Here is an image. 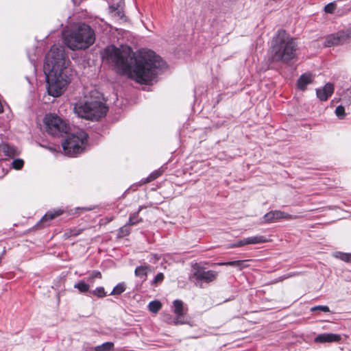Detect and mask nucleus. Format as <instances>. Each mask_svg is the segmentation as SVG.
Wrapping results in <instances>:
<instances>
[{
  "mask_svg": "<svg viewBox=\"0 0 351 351\" xmlns=\"http://www.w3.org/2000/svg\"><path fill=\"white\" fill-rule=\"evenodd\" d=\"M105 54L119 73L139 84H149L156 77L158 71L165 65L160 57L152 50L142 51L134 58L130 47L110 46L105 49Z\"/></svg>",
  "mask_w": 351,
  "mask_h": 351,
  "instance_id": "f257e3e1",
  "label": "nucleus"
},
{
  "mask_svg": "<svg viewBox=\"0 0 351 351\" xmlns=\"http://www.w3.org/2000/svg\"><path fill=\"white\" fill-rule=\"evenodd\" d=\"M297 49L294 38L285 30L280 29L271 40V59L273 62L287 63L295 57Z\"/></svg>",
  "mask_w": 351,
  "mask_h": 351,
  "instance_id": "f03ea898",
  "label": "nucleus"
},
{
  "mask_svg": "<svg viewBox=\"0 0 351 351\" xmlns=\"http://www.w3.org/2000/svg\"><path fill=\"white\" fill-rule=\"evenodd\" d=\"M63 40L64 44L71 50L86 49L95 43V34L89 25L82 23L65 32Z\"/></svg>",
  "mask_w": 351,
  "mask_h": 351,
  "instance_id": "7ed1b4c3",
  "label": "nucleus"
},
{
  "mask_svg": "<svg viewBox=\"0 0 351 351\" xmlns=\"http://www.w3.org/2000/svg\"><path fill=\"white\" fill-rule=\"evenodd\" d=\"M45 75L48 94L53 97H58L64 93L71 82L72 71L71 69H62L58 71H47Z\"/></svg>",
  "mask_w": 351,
  "mask_h": 351,
  "instance_id": "20e7f679",
  "label": "nucleus"
},
{
  "mask_svg": "<svg viewBox=\"0 0 351 351\" xmlns=\"http://www.w3.org/2000/svg\"><path fill=\"white\" fill-rule=\"evenodd\" d=\"M107 111V106L99 101H79L73 108V112L79 117L91 121H98L106 114Z\"/></svg>",
  "mask_w": 351,
  "mask_h": 351,
  "instance_id": "39448f33",
  "label": "nucleus"
},
{
  "mask_svg": "<svg viewBox=\"0 0 351 351\" xmlns=\"http://www.w3.org/2000/svg\"><path fill=\"white\" fill-rule=\"evenodd\" d=\"M69 60H66L64 47L60 45H53L45 57L44 64V71H60L63 69H70L68 67Z\"/></svg>",
  "mask_w": 351,
  "mask_h": 351,
  "instance_id": "423d86ee",
  "label": "nucleus"
},
{
  "mask_svg": "<svg viewBox=\"0 0 351 351\" xmlns=\"http://www.w3.org/2000/svg\"><path fill=\"white\" fill-rule=\"evenodd\" d=\"M87 138V134L82 130L69 134L62 143L64 154L73 157L82 153L86 145Z\"/></svg>",
  "mask_w": 351,
  "mask_h": 351,
  "instance_id": "0eeeda50",
  "label": "nucleus"
},
{
  "mask_svg": "<svg viewBox=\"0 0 351 351\" xmlns=\"http://www.w3.org/2000/svg\"><path fill=\"white\" fill-rule=\"evenodd\" d=\"M44 124L47 132L55 136L67 133L69 126L66 121L55 114H47L44 118Z\"/></svg>",
  "mask_w": 351,
  "mask_h": 351,
  "instance_id": "6e6552de",
  "label": "nucleus"
},
{
  "mask_svg": "<svg viewBox=\"0 0 351 351\" xmlns=\"http://www.w3.org/2000/svg\"><path fill=\"white\" fill-rule=\"evenodd\" d=\"M350 38V33L347 32H339L336 34H330L326 37L325 41L326 47L341 45L347 42Z\"/></svg>",
  "mask_w": 351,
  "mask_h": 351,
  "instance_id": "1a4fd4ad",
  "label": "nucleus"
},
{
  "mask_svg": "<svg viewBox=\"0 0 351 351\" xmlns=\"http://www.w3.org/2000/svg\"><path fill=\"white\" fill-rule=\"evenodd\" d=\"M173 312L176 317L173 319L175 325L184 324L186 323V320L184 317V306L183 302L180 300H176L173 302Z\"/></svg>",
  "mask_w": 351,
  "mask_h": 351,
  "instance_id": "9d476101",
  "label": "nucleus"
},
{
  "mask_svg": "<svg viewBox=\"0 0 351 351\" xmlns=\"http://www.w3.org/2000/svg\"><path fill=\"white\" fill-rule=\"evenodd\" d=\"M291 215L280 210H273L264 215L265 222L272 223L279 219H291Z\"/></svg>",
  "mask_w": 351,
  "mask_h": 351,
  "instance_id": "9b49d317",
  "label": "nucleus"
},
{
  "mask_svg": "<svg viewBox=\"0 0 351 351\" xmlns=\"http://www.w3.org/2000/svg\"><path fill=\"white\" fill-rule=\"evenodd\" d=\"M194 276L197 280H203L206 282H210L217 278V272L213 270L205 271L203 269H198L194 273Z\"/></svg>",
  "mask_w": 351,
  "mask_h": 351,
  "instance_id": "f8f14e48",
  "label": "nucleus"
},
{
  "mask_svg": "<svg viewBox=\"0 0 351 351\" xmlns=\"http://www.w3.org/2000/svg\"><path fill=\"white\" fill-rule=\"evenodd\" d=\"M341 336L333 333H323L317 336L315 341L317 343L338 342L341 340Z\"/></svg>",
  "mask_w": 351,
  "mask_h": 351,
  "instance_id": "ddd939ff",
  "label": "nucleus"
},
{
  "mask_svg": "<svg viewBox=\"0 0 351 351\" xmlns=\"http://www.w3.org/2000/svg\"><path fill=\"white\" fill-rule=\"evenodd\" d=\"M334 86L330 83L326 84L323 88L317 89L316 93L317 97L322 101H326L328 98L333 93Z\"/></svg>",
  "mask_w": 351,
  "mask_h": 351,
  "instance_id": "4468645a",
  "label": "nucleus"
},
{
  "mask_svg": "<svg viewBox=\"0 0 351 351\" xmlns=\"http://www.w3.org/2000/svg\"><path fill=\"white\" fill-rule=\"evenodd\" d=\"M151 271V267L148 265H141L136 268L134 271L135 275L141 278L143 281L146 280L149 272Z\"/></svg>",
  "mask_w": 351,
  "mask_h": 351,
  "instance_id": "2eb2a0df",
  "label": "nucleus"
},
{
  "mask_svg": "<svg viewBox=\"0 0 351 351\" xmlns=\"http://www.w3.org/2000/svg\"><path fill=\"white\" fill-rule=\"evenodd\" d=\"M312 82V76L311 74H303L300 76L298 81V86L301 90H304L306 86Z\"/></svg>",
  "mask_w": 351,
  "mask_h": 351,
  "instance_id": "dca6fc26",
  "label": "nucleus"
},
{
  "mask_svg": "<svg viewBox=\"0 0 351 351\" xmlns=\"http://www.w3.org/2000/svg\"><path fill=\"white\" fill-rule=\"evenodd\" d=\"M269 239L263 235H256L247 237V245L260 244L267 243Z\"/></svg>",
  "mask_w": 351,
  "mask_h": 351,
  "instance_id": "f3484780",
  "label": "nucleus"
},
{
  "mask_svg": "<svg viewBox=\"0 0 351 351\" xmlns=\"http://www.w3.org/2000/svg\"><path fill=\"white\" fill-rule=\"evenodd\" d=\"M248 261H249V260L234 261L221 263H219V265H220L234 266L241 270L243 268L248 267V265L247 264V263Z\"/></svg>",
  "mask_w": 351,
  "mask_h": 351,
  "instance_id": "a211bd4d",
  "label": "nucleus"
},
{
  "mask_svg": "<svg viewBox=\"0 0 351 351\" xmlns=\"http://www.w3.org/2000/svg\"><path fill=\"white\" fill-rule=\"evenodd\" d=\"M62 213V210L60 209L49 211L47 212L41 219L40 221L45 222L54 219L55 217L60 215Z\"/></svg>",
  "mask_w": 351,
  "mask_h": 351,
  "instance_id": "6ab92c4d",
  "label": "nucleus"
},
{
  "mask_svg": "<svg viewBox=\"0 0 351 351\" xmlns=\"http://www.w3.org/2000/svg\"><path fill=\"white\" fill-rule=\"evenodd\" d=\"M114 348V343L112 342H106L100 346L95 347V351H110Z\"/></svg>",
  "mask_w": 351,
  "mask_h": 351,
  "instance_id": "aec40b11",
  "label": "nucleus"
},
{
  "mask_svg": "<svg viewBox=\"0 0 351 351\" xmlns=\"http://www.w3.org/2000/svg\"><path fill=\"white\" fill-rule=\"evenodd\" d=\"M162 307L160 302L158 300L152 301L148 305L149 310L154 313H156Z\"/></svg>",
  "mask_w": 351,
  "mask_h": 351,
  "instance_id": "412c9836",
  "label": "nucleus"
},
{
  "mask_svg": "<svg viewBox=\"0 0 351 351\" xmlns=\"http://www.w3.org/2000/svg\"><path fill=\"white\" fill-rule=\"evenodd\" d=\"M74 287L77 289L81 293H86L89 291L90 285L84 281H80L74 285Z\"/></svg>",
  "mask_w": 351,
  "mask_h": 351,
  "instance_id": "4be33fe9",
  "label": "nucleus"
},
{
  "mask_svg": "<svg viewBox=\"0 0 351 351\" xmlns=\"http://www.w3.org/2000/svg\"><path fill=\"white\" fill-rule=\"evenodd\" d=\"M125 291V285L123 282L116 285L110 293L111 295H120Z\"/></svg>",
  "mask_w": 351,
  "mask_h": 351,
  "instance_id": "5701e85b",
  "label": "nucleus"
},
{
  "mask_svg": "<svg viewBox=\"0 0 351 351\" xmlns=\"http://www.w3.org/2000/svg\"><path fill=\"white\" fill-rule=\"evenodd\" d=\"M1 148L6 156H14L16 154V149L8 144L2 145Z\"/></svg>",
  "mask_w": 351,
  "mask_h": 351,
  "instance_id": "b1692460",
  "label": "nucleus"
},
{
  "mask_svg": "<svg viewBox=\"0 0 351 351\" xmlns=\"http://www.w3.org/2000/svg\"><path fill=\"white\" fill-rule=\"evenodd\" d=\"M141 209H142V207L141 206V207H139L138 210L136 213H135L133 215H130V217L129 218V221H128V225L132 226V225H135L137 223L141 221V219H137L138 214L141 210Z\"/></svg>",
  "mask_w": 351,
  "mask_h": 351,
  "instance_id": "393cba45",
  "label": "nucleus"
},
{
  "mask_svg": "<svg viewBox=\"0 0 351 351\" xmlns=\"http://www.w3.org/2000/svg\"><path fill=\"white\" fill-rule=\"evenodd\" d=\"M335 256L345 262L351 263V254L337 252Z\"/></svg>",
  "mask_w": 351,
  "mask_h": 351,
  "instance_id": "a878e982",
  "label": "nucleus"
},
{
  "mask_svg": "<svg viewBox=\"0 0 351 351\" xmlns=\"http://www.w3.org/2000/svg\"><path fill=\"white\" fill-rule=\"evenodd\" d=\"M162 172L163 171L160 169L155 170L147 178L145 182H149L151 181L154 180L160 176H161L162 174Z\"/></svg>",
  "mask_w": 351,
  "mask_h": 351,
  "instance_id": "bb28decb",
  "label": "nucleus"
},
{
  "mask_svg": "<svg viewBox=\"0 0 351 351\" xmlns=\"http://www.w3.org/2000/svg\"><path fill=\"white\" fill-rule=\"evenodd\" d=\"M102 277L101 276V274L100 271H93L89 277L88 278V282L90 283V284H93L94 282V279L95 278H99V279H101Z\"/></svg>",
  "mask_w": 351,
  "mask_h": 351,
  "instance_id": "cd10ccee",
  "label": "nucleus"
},
{
  "mask_svg": "<svg viewBox=\"0 0 351 351\" xmlns=\"http://www.w3.org/2000/svg\"><path fill=\"white\" fill-rule=\"evenodd\" d=\"M93 294L99 298H104L106 295L104 288L102 287H97L94 291H93Z\"/></svg>",
  "mask_w": 351,
  "mask_h": 351,
  "instance_id": "c85d7f7f",
  "label": "nucleus"
},
{
  "mask_svg": "<svg viewBox=\"0 0 351 351\" xmlns=\"http://www.w3.org/2000/svg\"><path fill=\"white\" fill-rule=\"evenodd\" d=\"M24 165V162L22 159H15L12 161V167L16 170L21 169Z\"/></svg>",
  "mask_w": 351,
  "mask_h": 351,
  "instance_id": "c756f323",
  "label": "nucleus"
},
{
  "mask_svg": "<svg viewBox=\"0 0 351 351\" xmlns=\"http://www.w3.org/2000/svg\"><path fill=\"white\" fill-rule=\"evenodd\" d=\"M335 114L336 115L340 118V119H342L343 118L344 115H345V109H344V107L342 106H339L336 108L335 109Z\"/></svg>",
  "mask_w": 351,
  "mask_h": 351,
  "instance_id": "7c9ffc66",
  "label": "nucleus"
},
{
  "mask_svg": "<svg viewBox=\"0 0 351 351\" xmlns=\"http://www.w3.org/2000/svg\"><path fill=\"white\" fill-rule=\"evenodd\" d=\"M247 245V238H243V239L235 242L234 243L232 244L231 247H242V246Z\"/></svg>",
  "mask_w": 351,
  "mask_h": 351,
  "instance_id": "2f4dec72",
  "label": "nucleus"
},
{
  "mask_svg": "<svg viewBox=\"0 0 351 351\" xmlns=\"http://www.w3.org/2000/svg\"><path fill=\"white\" fill-rule=\"evenodd\" d=\"M164 274L161 272L157 274V275L154 277L153 281H152V284L153 285H157L158 283H160L161 282H162V280H164Z\"/></svg>",
  "mask_w": 351,
  "mask_h": 351,
  "instance_id": "473e14b6",
  "label": "nucleus"
},
{
  "mask_svg": "<svg viewBox=\"0 0 351 351\" xmlns=\"http://www.w3.org/2000/svg\"><path fill=\"white\" fill-rule=\"evenodd\" d=\"M335 4L334 3H330L326 5L324 8V10L327 13H332L335 10Z\"/></svg>",
  "mask_w": 351,
  "mask_h": 351,
  "instance_id": "72a5a7b5",
  "label": "nucleus"
},
{
  "mask_svg": "<svg viewBox=\"0 0 351 351\" xmlns=\"http://www.w3.org/2000/svg\"><path fill=\"white\" fill-rule=\"evenodd\" d=\"M320 310L325 313L329 312L330 309L328 306H317L311 308V311Z\"/></svg>",
  "mask_w": 351,
  "mask_h": 351,
  "instance_id": "f704fd0d",
  "label": "nucleus"
},
{
  "mask_svg": "<svg viewBox=\"0 0 351 351\" xmlns=\"http://www.w3.org/2000/svg\"><path fill=\"white\" fill-rule=\"evenodd\" d=\"M130 232V230H128V228L127 226H125L120 228L119 234L121 236H125L128 234Z\"/></svg>",
  "mask_w": 351,
  "mask_h": 351,
  "instance_id": "c9c22d12",
  "label": "nucleus"
},
{
  "mask_svg": "<svg viewBox=\"0 0 351 351\" xmlns=\"http://www.w3.org/2000/svg\"><path fill=\"white\" fill-rule=\"evenodd\" d=\"M173 319H174V318H172L171 316L169 315H167L164 316V320L168 324H174Z\"/></svg>",
  "mask_w": 351,
  "mask_h": 351,
  "instance_id": "e433bc0d",
  "label": "nucleus"
},
{
  "mask_svg": "<svg viewBox=\"0 0 351 351\" xmlns=\"http://www.w3.org/2000/svg\"><path fill=\"white\" fill-rule=\"evenodd\" d=\"M82 230L81 229H79V230H76V229H73V230H70V236H77L79 235L81 232H82Z\"/></svg>",
  "mask_w": 351,
  "mask_h": 351,
  "instance_id": "4c0bfd02",
  "label": "nucleus"
},
{
  "mask_svg": "<svg viewBox=\"0 0 351 351\" xmlns=\"http://www.w3.org/2000/svg\"><path fill=\"white\" fill-rule=\"evenodd\" d=\"M293 276V274H289L287 276H282V277H280V280L282 281V280H283L285 279H287V278H288L289 277H291Z\"/></svg>",
  "mask_w": 351,
  "mask_h": 351,
  "instance_id": "58836bf2",
  "label": "nucleus"
},
{
  "mask_svg": "<svg viewBox=\"0 0 351 351\" xmlns=\"http://www.w3.org/2000/svg\"><path fill=\"white\" fill-rule=\"evenodd\" d=\"M50 151L51 152H56L57 151V148L56 147H47Z\"/></svg>",
  "mask_w": 351,
  "mask_h": 351,
  "instance_id": "ea45409f",
  "label": "nucleus"
},
{
  "mask_svg": "<svg viewBox=\"0 0 351 351\" xmlns=\"http://www.w3.org/2000/svg\"><path fill=\"white\" fill-rule=\"evenodd\" d=\"M117 15L120 18H122L123 16V14L121 12H120V11L117 12Z\"/></svg>",
  "mask_w": 351,
  "mask_h": 351,
  "instance_id": "a19ab883",
  "label": "nucleus"
},
{
  "mask_svg": "<svg viewBox=\"0 0 351 351\" xmlns=\"http://www.w3.org/2000/svg\"><path fill=\"white\" fill-rule=\"evenodd\" d=\"M3 112V107L1 102L0 101V113H1Z\"/></svg>",
  "mask_w": 351,
  "mask_h": 351,
  "instance_id": "79ce46f5",
  "label": "nucleus"
},
{
  "mask_svg": "<svg viewBox=\"0 0 351 351\" xmlns=\"http://www.w3.org/2000/svg\"><path fill=\"white\" fill-rule=\"evenodd\" d=\"M3 112V107L1 102L0 101V113H1Z\"/></svg>",
  "mask_w": 351,
  "mask_h": 351,
  "instance_id": "37998d69",
  "label": "nucleus"
}]
</instances>
